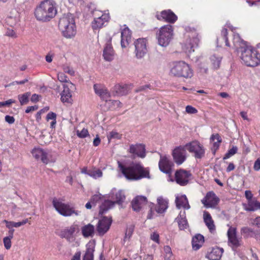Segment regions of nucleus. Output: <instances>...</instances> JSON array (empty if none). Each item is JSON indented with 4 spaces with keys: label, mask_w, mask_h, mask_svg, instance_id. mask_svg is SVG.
<instances>
[{
    "label": "nucleus",
    "mask_w": 260,
    "mask_h": 260,
    "mask_svg": "<svg viewBox=\"0 0 260 260\" xmlns=\"http://www.w3.org/2000/svg\"><path fill=\"white\" fill-rule=\"evenodd\" d=\"M118 170L129 181H138L143 178H150L149 170L141 162H132L125 165L118 161Z\"/></svg>",
    "instance_id": "obj_1"
},
{
    "label": "nucleus",
    "mask_w": 260,
    "mask_h": 260,
    "mask_svg": "<svg viewBox=\"0 0 260 260\" xmlns=\"http://www.w3.org/2000/svg\"><path fill=\"white\" fill-rule=\"evenodd\" d=\"M57 12L56 4L53 0H44L36 7L35 16L38 20L46 22L54 18Z\"/></svg>",
    "instance_id": "obj_2"
},
{
    "label": "nucleus",
    "mask_w": 260,
    "mask_h": 260,
    "mask_svg": "<svg viewBox=\"0 0 260 260\" xmlns=\"http://www.w3.org/2000/svg\"><path fill=\"white\" fill-rule=\"evenodd\" d=\"M58 27L62 35L70 39L76 34V26L73 15L71 14L63 15L59 19Z\"/></svg>",
    "instance_id": "obj_3"
},
{
    "label": "nucleus",
    "mask_w": 260,
    "mask_h": 260,
    "mask_svg": "<svg viewBox=\"0 0 260 260\" xmlns=\"http://www.w3.org/2000/svg\"><path fill=\"white\" fill-rule=\"evenodd\" d=\"M170 74L173 77L189 78L193 76V72L185 61H177L171 63Z\"/></svg>",
    "instance_id": "obj_4"
},
{
    "label": "nucleus",
    "mask_w": 260,
    "mask_h": 260,
    "mask_svg": "<svg viewBox=\"0 0 260 260\" xmlns=\"http://www.w3.org/2000/svg\"><path fill=\"white\" fill-rule=\"evenodd\" d=\"M93 7L94 6L92 4L88 6V9L93 17L90 25L93 30H96L106 25L110 19V16L109 13L93 9Z\"/></svg>",
    "instance_id": "obj_5"
},
{
    "label": "nucleus",
    "mask_w": 260,
    "mask_h": 260,
    "mask_svg": "<svg viewBox=\"0 0 260 260\" xmlns=\"http://www.w3.org/2000/svg\"><path fill=\"white\" fill-rule=\"evenodd\" d=\"M240 57L243 63L249 67H255L260 63V55L251 46H247L240 50Z\"/></svg>",
    "instance_id": "obj_6"
},
{
    "label": "nucleus",
    "mask_w": 260,
    "mask_h": 260,
    "mask_svg": "<svg viewBox=\"0 0 260 260\" xmlns=\"http://www.w3.org/2000/svg\"><path fill=\"white\" fill-rule=\"evenodd\" d=\"M173 28L171 25L161 26L156 35L158 44L161 47H166L173 39Z\"/></svg>",
    "instance_id": "obj_7"
},
{
    "label": "nucleus",
    "mask_w": 260,
    "mask_h": 260,
    "mask_svg": "<svg viewBox=\"0 0 260 260\" xmlns=\"http://www.w3.org/2000/svg\"><path fill=\"white\" fill-rule=\"evenodd\" d=\"M52 205L58 213L63 216H71L73 214L76 216L79 215V211L75 210L69 204L63 203L60 199L54 198Z\"/></svg>",
    "instance_id": "obj_8"
},
{
    "label": "nucleus",
    "mask_w": 260,
    "mask_h": 260,
    "mask_svg": "<svg viewBox=\"0 0 260 260\" xmlns=\"http://www.w3.org/2000/svg\"><path fill=\"white\" fill-rule=\"evenodd\" d=\"M187 150L196 159H201L205 156V149L203 145L197 141H192L185 144Z\"/></svg>",
    "instance_id": "obj_9"
},
{
    "label": "nucleus",
    "mask_w": 260,
    "mask_h": 260,
    "mask_svg": "<svg viewBox=\"0 0 260 260\" xmlns=\"http://www.w3.org/2000/svg\"><path fill=\"white\" fill-rule=\"evenodd\" d=\"M186 145L176 147L172 151V155L174 162L178 165L182 164L187 158Z\"/></svg>",
    "instance_id": "obj_10"
},
{
    "label": "nucleus",
    "mask_w": 260,
    "mask_h": 260,
    "mask_svg": "<svg viewBox=\"0 0 260 260\" xmlns=\"http://www.w3.org/2000/svg\"><path fill=\"white\" fill-rule=\"evenodd\" d=\"M75 88V85L72 82H68L63 85V90L60 93V100L63 103H73L72 91Z\"/></svg>",
    "instance_id": "obj_11"
},
{
    "label": "nucleus",
    "mask_w": 260,
    "mask_h": 260,
    "mask_svg": "<svg viewBox=\"0 0 260 260\" xmlns=\"http://www.w3.org/2000/svg\"><path fill=\"white\" fill-rule=\"evenodd\" d=\"M79 231L78 225L73 224L62 230L60 236L65 238L69 242L72 243L76 240L77 234Z\"/></svg>",
    "instance_id": "obj_12"
},
{
    "label": "nucleus",
    "mask_w": 260,
    "mask_h": 260,
    "mask_svg": "<svg viewBox=\"0 0 260 260\" xmlns=\"http://www.w3.org/2000/svg\"><path fill=\"white\" fill-rule=\"evenodd\" d=\"M199 39L196 33L188 35L182 45L184 51L187 53H191L194 50V48L198 46Z\"/></svg>",
    "instance_id": "obj_13"
},
{
    "label": "nucleus",
    "mask_w": 260,
    "mask_h": 260,
    "mask_svg": "<svg viewBox=\"0 0 260 260\" xmlns=\"http://www.w3.org/2000/svg\"><path fill=\"white\" fill-rule=\"evenodd\" d=\"M136 57L138 59L142 58L146 54V41L145 39H139L135 42Z\"/></svg>",
    "instance_id": "obj_14"
},
{
    "label": "nucleus",
    "mask_w": 260,
    "mask_h": 260,
    "mask_svg": "<svg viewBox=\"0 0 260 260\" xmlns=\"http://www.w3.org/2000/svg\"><path fill=\"white\" fill-rule=\"evenodd\" d=\"M229 245L232 248H237L241 245V240L237 236V229L236 228L230 226L228 231Z\"/></svg>",
    "instance_id": "obj_15"
},
{
    "label": "nucleus",
    "mask_w": 260,
    "mask_h": 260,
    "mask_svg": "<svg viewBox=\"0 0 260 260\" xmlns=\"http://www.w3.org/2000/svg\"><path fill=\"white\" fill-rule=\"evenodd\" d=\"M219 201V198L213 191L208 192L201 200L202 203L206 208L215 207Z\"/></svg>",
    "instance_id": "obj_16"
},
{
    "label": "nucleus",
    "mask_w": 260,
    "mask_h": 260,
    "mask_svg": "<svg viewBox=\"0 0 260 260\" xmlns=\"http://www.w3.org/2000/svg\"><path fill=\"white\" fill-rule=\"evenodd\" d=\"M172 162L167 156L160 155L158 166L160 170L164 173L170 174L171 173Z\"/></svg>",
    "instance_id": "obj_17"
},
{
    "label": "nucleus",
    "mask_w": 260,
    "mask_h": 260,
    "mask_svg": "<svg viewBox=\"0 0 260 260\" xmlns=\"http://www.w3.org/2000/svg\"><path fill=\"white\" fill-rule=\"evenodd\" d=\"M93 89L95 93L99 95L100 98L106 102L110 100V94L108 89L103 85L95 84L93 85Z\"/></svg>",
    "instance_id": "obj_18"
},
{
    "label": "nucleus",
    "mask_w": 260,
    "mask_h": 260,
    "mask_svg": "<svg viewBox=\"0 0 260 260\" xmlns=\"http://www.w3.org/2000/svg\"><path fill=\"white\" fill-rule=\"evenodd\" d=\"M190 176L191 174L189 172L184 170H180L175 173L176 181L181 185H186Z\"/></svg>",
    "instance_id": "obj_19"
},
{
    "label": "nucleus",
    "mask_w": 260,
    "mask_h": 260,
    "mask_svg": "<svg viewBox=\"0 0 260 260\" xmlns=\"http://www.w3.org/2000/svg\"><path fill=\"white\" fill-rule=\"evenodd\" d=\"M112 221L111 218H108L105 217L99 220L96 227L97 231L99 235H103L108 231Z\"/></svg>",
    "instance_id": "obj_20"
},
{
    "label": "nucleus",
    "mask_w": 260,
    "mask_h": 260,
    "mask_svg": "<svg viewBox=\"0 0 260 260\" xmlns=\"http://www.w3.org/2000/svg\"><path fill=\"white\" fill-rule=\"evenodd\" d=\"M129 152L143 158L146 156L145 146L142 144H136L131 145L129 148Z\"/></svg>",
    "instance_id": "obj_21"
},
{
    "label": "nucleus",
    "mask_w": 260,
    "mask_h": 260,
    "mask_svg": "<svg viewBox=\"0 0 260 260\" xmlns=\"http://www.w3.org/2000/svg\"><path fill=\"white\" fill-rule=\"evenodd\" d=\"M31 153L37 160H40L44 164H47L49 161L48 153L42 148H35L32 150Z\"/></svg>",
    "instance_id": "obj_22"
},
{
    "label": "nucleus",
    "mask_w": 260,
    "mask_h": 260,
    "mask_svg": "<svg viewBox=\"0 0 260 260\" xmlns=\"http://www.w3.org/2000/svg\"><path fill=\"white\" fill-rule=\"evenodd\" d=\"M103 57L107 61H111L114 58V50L112 44V38L106 43L103 50Z\"/></svg>",
    "instance_id": "obj_23"
},
{
    "label": "nucleus",
    "mask_w": 260,
    "mask_h": 260,
    "mask_svg": "<svg viewBox=\"0 0 260 260\" xmlns=\"http://www.w3.org/2000/svg\"><path fill=\"white\" fill-rule=\"evenodd\" d=\"M121 45L125 48L132 42V33L129 28L124 25V28L121 32Z\"/></svg>",
    "instance_id": "obj_24"
},
{
    "label": "nucleus",
    "mask_w": 260,
    "mask_h": 260,
    "mask_svg": "<svg viewBox=\"0 0 260 260\" xmlns=\"http://www.w3.org/2000/svg\"><path fill=\"white\" fill-rule=\"evenodd\" d=\"M157 17L159 20H164L172 23H174L177 19V16L170 10L162 11Z\"/></svg>",
    "instance_id": "obj_25"
},
{
    "label": "nucleus",
    "mask_w": 260,
    "mask_h": 260,
    "mask_svg": "<svg viewBox=\"0 0 260 260\" xmlns=\"http://www.w3.org/2000/svg\"><path fill=\"white\" fill-rule=\"evenodd\" d=\"M147 198L145 197L137 196L132 202V208L134 211H139L147 204Z\"/></svg>",
    "instance_id": "obj_26"
},
{
    "label": "nucleus",
    "mask_w": 260,
    "mask_h": 260,
    "mask_svg": "<svg viewBox=\"0 0 260 260\" xmlns=\"http://www.w3.org/2000/svg\"><path fill=\"white\" fill-rule=\"evenodd\" d=\"M223 252V249L218 247L212 248L206 257L209 260H219Z\"/></svg>",
    "instance_id": "obj_27"
},
{
    "label": "nucleus",
    "mask_w": 260,
    "mask_h": 260,
    "mask_svg": "<svg viewBox=\"0 0 260 260\" xmlns=\"http://www.w3.org/2000/svg\"><path fill=\"white\" fill-rule=\"evenodd\" d=\"M233 44L236 50L240 52V50L248 46L246 42L244 41L238 34L234 33L233 35Z\"/></svg>",
    "instance_id": "obj_28"
},
{
    "label": "nucleus",
    "mask_w": 260,
    "mask_h": 260,
    "mask_svg": "<svg viewBox=\"0 0 260 260\" xmlns=\"http://www.w3.org/2000/svg\"><path fill=\"white\" fill-rule=\"evenodd\" d=\"M95 248V243L93 241H89L86 244V250L83 256V260H93V252Z\"/></svg>",
    "instance_id": "obj_29"
},
{
    "label": "nucleus",
    "mask_w": 260,
    "mask_h": 260,
    "mask_svg": "<svg viewBox=\"0 0 260 260\" xmlns=\"http://www.w3.org/2000/svg\"><path fill=\"white\" fill-rule=\"evenodd\" d=\"M175 202L178 209L183 208L185 209H189L190 208L188 200L185 195L176 197Z\"/></svg>",
    "instance_id": "obj_30"
},
{
    "label": "nucleus",
    "mask_w": 260,
    "mask_h": 260,
    "mask_svg": "<svg viewBox=\"0 0 260 260\" xmlns=\"http://www.w3.org/2000/svg\"><path fill=\"white\" fill-rule=\"evenodd\" d=\"M204 242V237L201 234H197L192 239V246L194 250H198Z\"/></svg>",
    "instance_id": "obj_31"
},
{
    "label": "nucleus",
    "mask_w": 260,
    "mask_h": 260,
    "mask_svg": "<svg viewBox=\"0 0 260 260\" xmlns=\"http://www.w3.org/2000/svg\"><path fill=\"white\" fill-rule=\"evenodd\" d=\"M114 203L109 200H104L99 206V215L106 213L113 206Z\"/></svg>",
    "instance_id": "obj_32"
},
{
    "label": "nucleus",
    "mask_w": 260,
    "mask_h": 260,
    "mask_svg": "<svg viewBox=\"0 0 260 260\" xmlns=\"http://www.w3.org/2000/svg\"><path fill=\"white\" fill-rule=\"evenodd\" d=\"M204 221L210 230V232H212L215 230V225L214 224V221L212 219L211 216L209 212L207 211H204L203 213Z\"/></svg>",
    "instance_id": "obj_33"
},
{
    "label": "nucleus",
    "mask_w": 260,
    "mask_h": 260,
    "mask_svg": "<svg viewBox=\"0 0 260 260\" xmlns=\"http://www.w3.org/2000/svg\"><path fill=\"white\" fill-rule=\"evenodd\" d=\"M244 209L247 211H254L260 209V202L256 200L248 201L247 204H244Z\"/></svg>",
    "instance_id": "obj_34"
},
{
    "label": "nucleus",
    "mask_w": 260,
    "mask_h": 260,
    "mask_svg": "<svg viewBox=\"0 0 260 260\" xmlns=\"http://www.w3.org/2000/svg\"><path fill=\"white\" fill-rule=\"evenodd\" d=\"M94 226L90 223L82 226L81 228L82 235L85 238L92 237L94 235Z\"/></svg>",
    "instance_id": "obj_35"
},
{
    "label": "nucleus",
    "mask_w": 260,
    "mask_h": 260,
    "mask_svg": "<svg viewBox=\"0 0 260 260\" xmlns=\"http://www.w3.org/2000/svg\"><path fill=\"white\" fill-rule=\"evenodd\" d=\"M157 204L156 208V212L159 213H162L165 212L168 208V201L162 197H159L157 199Z\"/></svg>",
    "instance_id": "obj_36"
},
{
    "label": "nucleus",
    "mask_w": 260,
    "mask_h": 260,
    "mask_svg": "<svg viewBox=\"0 0 260 260\" xmlns=\"http://www.w3.org/2000/svg\"><path fill=\"white\" fill-rule=\"evenodd\" d=\"M185 214V212H183L182 215L180 212L179 215L176 218V220L177 221L178 224V226L181 230L186 229L188 227V223Z\"/></svg>",
    "instance_id": "obj_37"
},
{
    "label": "nucleus",
    "mask_w": 260,
    "mask_h": 260,
    "mask_svg": "<svg viewBox=\"0 0 260 260\" xmlns=\"http://www.w3.org/2000/svg\"><path fill=\"white\" fill-rule=\"evenodd\" d=\"M128 87L126 84H118L115 85V93L118 95H126L128 93Z\"/></svg>",
    "instance_id": "obj_38"
},
{
    "label": "nucleus",
    "mask_w": 260,
    "mask_h": 260,
    "mask_svg": "<svg viewBox=\"0 0 260 260\" xmlns=\"http://www.w3.org/2000/svg\"><path fill=\"white\" fill-rule=\"evenodd\" d=\"M14 232V229L10 230L8 232L9 236L5 237L3 239L5 247L7 249H9L11 247V239L13 237Z\"/></svg>",
    "instance_id": "obj_39"
},
{
    "label": "nucleus",
    "mask_w": 260,
    "mask_h": 260,
    "mask_svg": "<svg viewBox=\"0 0 260 260\" xmlns=\"http://www.w3.org/2000/svg\"><path fill=\"white\" fill-rule=\"evenodd\" d=\"M125 199V197L123 192L121 191H120L116 194V197L115 198V204H117L120 206V207H123Z\"/></svg>",
    "instance_id": "obj_40"
},
{
    "label": "nucleus",
    "mask_w": 260,
    "mask_h": 260,
    "mask_svg": "<svg viewBox=\"0 0 260 260\" xmlns=\"http://www.w3.org/2000/svg\"><path fill=\"white\" fill-rule=\"evenodd\" d=\"M241 234L243 235L244 238H247L254 237L255 232L251 228L245 226L241 228Z\"/></svg>",
    "instance_id": "obj_41"
},
{
    "label": "nucleus",
    "mask_w": 260,
    "mask_h": 260,
    "mask_svg": "<svg viewBox=\"0 0 260 260\" xmlns=\"http://www.w3.org/2000/svg\"><path fill=\"white\" fill-rule=\"evenodd\" d=\"M6 223L7 228H9L10 230L13 229V227L18 228L21 225L25 224L28 222V219H26L23 220L22 221L15 222L14 221H8L5 220Z\"/></svg>",
    "instance_id": "obj_42"
},
{
    "label": "nucleus",
    "mask_w": 260,
    "mask_h": 260,
    "mask_svg": "<svg viewBox=\"0 0 260 260\" xmlns=\"http://www.w3.org/2000/svg\"><path fill=\"white\" fill-rule=\"evenodd\" d=\"M210 140L213 142V147L215 152L218 148L220 143L221 142V138L219 134H216L212 135Z\"/></svg>",
    "instance_id": "obj_43"
},
{
    "label": "nucleus",
    "mask_w": 260,
    "mask_h": 260,
    "mask_svg": "<svg viewBox=\"0 0 260 260\" xmlns=\"http://www.w3.org/2000/svg\"><path fill=\"white\" fill-rule=\"evenodd\" d=\"M56 114L52 112H49L46 116V120L49 121V120H51L50 122V127L51 128H54L55 127L56 124Z\"/></svg>",
    "instance_id": "obj_44"
},
{
    "label": "nucleus",
    "mask_w": 260,
    "mask_h": 260,
    "mask_svg": "<svg viewBox=\"0 0 260 260\" xmlns=\"http://www.w3.org/2000/svg\"><path fill=\"white\" fill-rule=\"evenodd\" d=\"M222 57L220 56L213 55L210 57V60L213 66V67L217 69L219 68Z\"/></svg>",
    "instance_id": "obj_45"
},
{
    "label": "nucleus",
    "mask_w": 260,
    "mask_h": 260,
    "mask_svg": "<svg viewBox=\"0 0 260 260\" xmlns=\"http://www.w3.org/2000/svg\"><path fill=\"white\" fill-rule=\"evenodd\" d=\"M18 21L16 17L12 16L8 17L6 19L5 27L8 26L12 28H15V26Z\"/></svg>",
    "instance_id": "obj_46"
},
{
    "label": "nucleus",
    "mask_w": 260,
    "mask_h": 260,
    "mask_svg": "<svg viewBox=\"0 0 260 260\" xmlns=\"http://www.w3.org/2000/svg\"><path fill=\"white\" fill-rule=\"evenodd\" d=\"M104 196H102L101 193L95 194L92 196L90 198L91 202L93 206H95L96 203H101L105 200Z\"/></svg>",
    "instance_id": "obj_47"
},
{
    "label": "nucleus",
    "mask_w": 260,
    "mask_h": 260,
    "mask_svg": "<svg viewBox=\"0 0 260 260\" xmlns=\"http://www.w3.org/2000/svg\"><path fill=\"white\" fill-rule=\"evenodd\" d=\"M164 260H172L173 253L171 247L166 245L164 247Z\"/></svg>",
    "instance_id": "obj_48"
},
{
    "label": "nucleus",
    "mask_w": 260,
    "mask_h": 260,
    "mask_svg": "<svg viewBox=\"0 0 260 260\" xmlns=\"http://www.w3.org/2000/svg\"><path fill=\"white\" fill-rule=\"evenodd\" d=\"M87 174L94 179H96L102 177L103 173L101 170L99 169H92L89 170L87 172Z\"/></svg>",
    "instance_id": "obj_49"
},
{
    "label": "nucleus",
    "mask_w": 260,
    "mask_h": 260,
    "mask_svg": "<svg viewBox=\"0 0 260 260\" xmlns=\"http://www.w3.org/2000/svg\"><path fill=\"white\" fill-rule=\"evenodd\" d=\"M30 95V92H26L23 94H19L18 96L21 105L26 104L28 102V98Z\"/></svg>",
    "instance_id": "obj_50"
},
{
    "label": "nucleus",
    "mask_w": 260,
    "mask_h": 260,
    "mask_svg": "<svg viewBox=\"0 0 260 260\" xmlns=\"http://www.w3.org/2000/svg\"><path fill=\"white\" fill-rule=\"evenodd\" d=\"M238 148L237 146H233V147L228 150V151L225 153L223 159H226L229 158L234 154H235L237 152Z\"/></svg>",
    "instance_id": "obj_51"
},
{
    "label": "nucleus",
    "mask_w": 260,
    "mask_h": 260,
    "mask_svg": "<svg viewBox=\"0 0 260 260\" xmlns=\"http://www.w3.org/2000/svg\"><path fill=\"white\" fill-rule=\"evenodd\" d=\"M6 35L9 37H11L13 38H16L17 37V34L15 31V28H12L10 27L7 26L6 27Z\"/></svg>",
    "instance_id": "obj_52"
},
{
    "label": "nucleus",
    "mask_w": 260,
    "mask_h": 260,
    "mask_svg": "<svg viewBox=\"0 0 260 260\" xmlns=\"http://www.w3.org/2000/svg\"><path fill=\"white\" fill-rule=\"evenodd\" d=\"M134 226L133 225H131L129 227H128L126 229L125 234V237L124 238V241L130 239L134 232Z\"/></svg>",
    "instance_id": "obj_53"
},
{
    "label": "nucleus",
    "mask_w": 260,
    "mask_h": 260,
    "mask_svg": "<svg viewBox=\"0 0 260 260\" xmlns=\"http://www.w3.org/2000/svg\"><path fill=\"white\" fill-rule=\"evenodd\" d=\"M221 34L223 37V40L224 41V42L225 43V45L226 46H230V43L229 42L228 39L227 37V35H228L227 29L225 28H223L221 30Z\"/></svg>",
    "instance_id": "obj_54"
},
{
    "label": "nucleus",
    "mask_w": 260,
    "mask_h": 260,
    "mask_svg": "<svg viewBox=\"0 0 260 260\" xmlns=\"http://www.w3.org/2000/svg\"><path fill=\"white\" fill-rule=\"evenodd\" d=\"M57 78L61 82H67V83L68 82L67 76L63 73H59L57 75Z\"/></svg>",
    "instance_id": "obj_55"
},
{
    "label": "nucleus",
    "mask_w": 260,
    "mask_h": 260,
    "mask_svg": "<svg viewBox=\"0 0 260 260\" xmlns=\"http://www.w3.org/2000/svg\"><path fill=\"white\" fill-rule=\"evenodd\" d=\"M185 111L188 114H196L198 110L191 106L188 105L185 108Z\"/></svg>",
    "instance_id": "obj_56"
},
{
    "label": "nucleus",
    "mask_w": 260,
    "mask_h": 260,
    "mask_svg": "<svg viewBox=\"0 0 260 260\" xmlns=\"http://www.w3.org/2000/svg\"><path fill=\"white\" fill-rule=\"evenodd\" d=\"M150 239L155 242L159 243V234L156 232H153L150 235Z\"/></svg>",
    "instance_id": "obj_57"
},
{
    "label": "nucleus",
    "mask_w": 260,
    "mask_h": 260,
    "mask_svg": "<svg viewBox=\"0 0 260 260\" xmlns=\"http://www.w3.org/2000/svg\"><path fill=\"white\" fill-rule=\"evenodd\" d=\"M88 135L87 129L83 128L81 131H77V136L80 138H85Z\"/></svg>",
    "instance_id": "obj_58"
},
{
    "label": "nucleus",
    "mask_w": 260,
    "mask_h": 260,
    "mask_svg": "<svg viewBox=\"0 0 260 260\" xmlns=\"http://www.w3.org/2000/svg\"><path fill=\"white\" fill-rule=\"evenodd\" d=\"M15 103V101L12 100V99H10L5 102H0V107H4L6 106H8V105H10V104H11L12 103Z\"/></svg>",
    "instance_id": "obj_59"
},
{
    "label": "nucleus",
    "mask_w": 260,
    "mask_h": 260,
    "mask_svg": "<svg viewBox=\"0 0 260 260\" xmlns=\"http://www.w3.org/2000/svg\"><path fill=\"white\" fill-rule=\"evenodd\" d=\"M253 169L256 171H258L260 170V158H257L254 162V165H253Z\"/></svg>",
    "instance_id": "obj_60"
},
{
    "label": "nucleus",
    "mask_w": 260,
    "mask_h": 260,
    "mask_svg": "<svg viewBox=\"0 0 260 260\" xmlns=\"http://www.w3.org/2000/svg\"><path fill=\"white\" fill-rule=\"evenodd\" d=\"M63 71L72 76L74 75L75 73L73 69L68 66L64 67L63 68Z\"/></svg>",
    "instance_id": "obj_61"
},
{
    "label": "nucleus",
    "mask_w": 260,
    "mask_h": 260,
    "mask_svg": "<svg viewBox=\"0 0 260 260\" xmlns=\"http://www.w3.org/2000/svg\"><path fill=\"white\" fill-rule=\"evenodd\" d=\"M5 120L9 124H12L15 121V119L13 116L7 115L5 116Z\"/></svg>",
    "instance_id": "obj_62"
},
{
    "label": "nucleus",
    "mask_w": 260,
    "mask_h": 260,
    "mask_svg": "<svg viewBox=\"0 0 260 260\" xmlns=\"http://www.w3.org/2000/svg\"><path fill=\"white\" fill-rule=\"evenodd\" d=\"M245 196L246 198L248 200H252L253 195L250 190H246L245 191Z\"/></svg>",
    "instance_id": "obj_63"
},
{
    "label": "nucleus",
    "mask_w": 260,
    "mask_h": 260,
    "mask_svg": "<svg viewBox=\"0 0 260 260\" xmlns=\"http://www.w3.org/2000/svg\"><path fill=\"white\" fill-rule=\"evenodd\" d=\"M150 88L149 85H143V86H140L139 88H138L136 90V92H140V91L145 90L146 88Z\"/></svg>",
    "instance_id": "obj_64"
}]
</instances>
